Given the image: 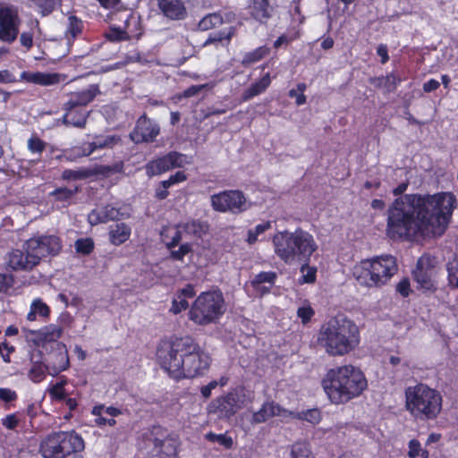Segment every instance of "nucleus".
Returning a JSON list of instances; mask_svg holds the SVG:
<instances>
[{
  "label": "nucleus",
  "instance_id": "7c9ffc66",
  "mask_svg": "<svg viewBox=\"0 0 458 458\" xmlns=\"http://www.w3.org/2000/svg\"><path fill=\"white\" fill-rule=\"evenodd\" d=\"M276 277L275 272H261L255 276L250 284L257 292L265 293L269 291V287L262 286V284L267 283L271 286L274 284Z\"/></svg>",
  "mask_w": 458,
  "mask_h": 458
},
{
  "label": "nucleus",
  "instance_id": "cd10ccee",
  "mask_svg": "<svg viewBox=\"0 0 458 458\" xmlns=\"http://www.w3.org/2000/svg\"><path fill=\"white\" fill-rule=\"evenodd\" d=\"M182 231L190 235L201 238L208 232V224L199 220H191L180 225Z\"/></svg>",
  "mask_w": 458,
  "mask_h": 458
},
{
  "label": "nucleus",
  "instance_id": "4c0bfd02",
  "mask_svg": "<svg viewBox=\"0 0 458 458\" xmlns=\"http://www.w3.org/2000/svg\"><path fill=\"white\" fill-rule=\"evenodd\" d=\"M290 418L306 420L313 425L318 424L321 420L320 411L318 409H310L301 412H293Z\"/></svg>",
  "mask_w": 458,
  "mask_h": 458
},
{
  "label": "nucleus",
  "instance_id": "603ef678",
  "mask_svg": "<svg viewBox=\"0 0 458 458\" xmlns=\"http://www.w3.org/2000/svg\"><path fill=\"white\" fill-rule=\"evenodd\" d=\"M31 308L34 310L36 314H38L42 317H47L50 312L48 306L39 299L35 300L32 302Z\"/></svg>",
  "mask_w": 458,
  "mask_h": 458
},
{
  "label": "nucleus",
  "instance_id": "e433bc0d",
  "mask_svg": "<svg viewBox=\"0 0 458 458\" xmlns=\"http://www.w3.org/2000/svg\"><path fill=\"white\" fill-rule=\"evenodd\" d=\"M289 458H315L307 443L298 442L292 445Z\"/></svg>",
  "mask_w": 458,
  "mask_h": 458
},
{
  "label": "nucleus",
  "instance_id": "6e6d98bb",
  "mask_svg": "<svg viewBox=\"0 0 458 458\" xmlns=\"http://www.w3.org/2000/svg\"><path fill=\"white\" fill-rule=\"evenodd\" d=\"M297 315L301 318L303 323H306L314 315V310L310 306L300 307L297 310Z\"/></svg>",
  "mask_w": 458,
  "mask_h": 458
},
{
  "label": "nucleus",
  "instance_id": "a19ab883",
  "mask_svg": "<svg viewBox=\"0 0 458 458\" xmlns=\"http://www.w3.org/2000/svg\"><path fill=\"white\" fill-rule=\"evenodd\" d=\"M448 282L452 287L458 288V255L447 263Z\"/></svg>",
  "mask_w": 458,
  "mask_h": 458
},
{
  "label": "nucleus",
  "instance_id": "c85d7f7f",
  "mask_svg": "<svg viewBox=\"0 0 458 458\" xmlns=\"http://www.w3.org/2000/svg\"><path fill=\"white\" fill-rule=\"evenodd\" d=\"M271 80L269 73L264 75L259 81L253 83L243 93L242 98L243 100H249L255 96L259 95L264 92L267 88L270 85Z\"/></svg>",
  "mask_w": 458,
  "mask_h": 458
},
{
  "label": "nucleus",
  "instance_id": "680f3d73",
  "mask_svg": "<svg viewBox=\"0 0 458 458\" xmlns=\"http://www.w3.org/2000/svg\"><path fill=\"white\" fill-rule=\"evenodd\" d=\"M17 394L14 391L9 388H0V399L4 402H11L15 400Z\"/></svg>",
  "mask_w": 458,
  "mask_h": 458
},
{
  "label": "nucleus",
  "instance_id": "8fccbe9b",
  "mask_svg": "<svg viewBox=\"0 0 458 458\" xmlns=\"http://www.w3.org/2000/svg\"><path fill=\"white\" fill-rule=\"evenodd\" d=\"M46 143L38 137H32L28 140V148L32 153H41Z\"/></svg>",
  "mask_w": 458,
  "mask_h": 458
},
{
  "label": "nucleus",
  "instance_id": "bf43d9fd",
  "mask_svg": "<svg viewBox=\"0 0 458 458\" xmlns=\"http://www.w3.org/2000/svg\"><path fill=\"white\" fill-rule=\"evenodd\" d=\"M13 283V278L11 275L0 274V292L6 291Z\"/></svg>",
  "mask_w": 458,
  "mask_h": 458
},
{
  "label": "nucleus",
  "instance_id": "6ab92c4d",
  "mask_svg": "<svg viewBox=\"0 0 458 458\" xmlns=\"http://www.w3.org/2000/svg\"><path fill=\"white\" fill-rule=\"evenodd\" d=\"M159 133V126L145 115L139 118L136 127L131 132L130 138L135 143L154 141Z\"/></svg>",
  "mask_w": 458,
  "mask_h": 458
},
{
  "label": "nucleus",
  "instance_id": "774afa93",
  "mask_svg": "<svg viewBox=\"0 0 458 458\" xmlns=\"http://www.w3.org/2000/svg\"><path fill=\"white\" fill-rule=\"evenodd\" d=\"M439 86H440V83L437 80L431 79L428 81H427L426 83H424L423 90L425 92H431V91H434L437 89H438Z\"/></svg>",
  "mask_w": 458,
  "mask_h": 458
},
{
  "label": "nucleus",
  "instance_id": "c9c22d12",
  "mask_svg": "<svg viewBox=\"0 0 458 458\" xmlns=\"http://www.w3.org/2000/svg\"><path fill=\"white\" fill-rule=\"evenodd\" d=\"M269 53V49L267 47H259L253 51L246 53L242 58V64L248 66L253 63L259 62Z\"/></svg>",
  "mask_w": 458,
  "mask_h": 458
},
{
  "label": "nucleus",
  "instance_id": "b1692460",
  "mask_svg": "<svg viewBox=\"0 0 458 458\" xmlns=\"http://www.w3.org/2000/svg\"><path fill=\"white\" fill-rule=\"evenodd\" d=\"M22 77L29 82L41 86L55 85L64 80V76L55 72H24Z\"/></svg>",
  "mask_w": 458,
  "mask_h": 458
},
{
  "label": "nucleus",
  "instance_id": "de8ad7c7",
  "mask_svg": "<svg viewBox=\"0 0 458 458\" xmlns=\"http://www.w3.org/2000/svg\"><path fill=\"white\" fill-rule=\"evenodd\" d=\"M187 179L185 174L182 171H178L174 174L171 175L167 180L162 181L160 182L163 188H169L174 184L178 182H184Z\"/></svg>",
  "mask_w": 458,
  "mask_h": 458
},
{
  "label": "nucleus",
  "instance_id": "58836bf2",
  "mask_svg": "<svg viewBox=\"0 0 458 458\" xmlns=\"http://www.w3.org/2000/svg\"><path fill=\"white\" fill-rule=\"evenodd\" d=\"M205 439L211 443H217L226 449H231L233 445V438L226 434H215L208 432L205 435Z\"/></svg>",
  "mask_w": 458,
  "mask_h": 458
},
{
  "label": "nucleus",
  "instance_id": "0e129e2a",
  "mask_svg": "<svg viewBox=\"0 0 458 458\" xmlns=\"http://www.w3.org/2000/svg\"><path fill=\"white\" fill-rule=\"evenodd\" d=\"M217 386V382L213 380L209 382L207 386L201 387L200 392L203 397L206 399L211 395V392Z\"/></svg>",
  "mask_w": 458,
  "mask_h": 458
},
{
  "label": "nucleus",
  "instance_id": "052dcab7",
  "mask_svg": "<svg viewBox=\"0 0 458 458\" xmlns=\"http://www.w3.org/2000/svg\"><path fill=\"white\" fill-rule=\"evenodd\" d=\"M19 420L17 419L15 414L7 415L2 420L3 426H4L8 429H13L18 425Z\"/></svg>",
  "mask_w": 458,
  "mask_h": 458
},
{
  "label": "nucleus",
  "instance_id": "72a5a7b5",
  "mask_svg": "<svg viewBox=\"0 0 458 458\" xmlns=\"http://www.w3.org/2000/svg\"><path fill=\"white\" fill-rule=\"evenodd\" d=\"M235 33V28L230 27L227 30H220L215 33H212L208 36L206 41L203 43V47L209 46L211 44H218L225 41V46L231 41V38Z\"/></svg>",
  "mask_w": 458,
  "mask_h": 458
},
{
  "label": "nucleus",
  "instance_id": "2eb2a0df",
  "mask_svg": "<svg viewBox=\"0 0 458 458\" xmlns=\"http://www.w3.org/2000/svg\"><path fill=\"white\" fill-rule=\"evenodd\" d=\"M436 259L429 255H423L417 262L413 270V277L420 288L432 291L436 289Z\"/></svg>",
  "mask_w": 458,
  "mask_h": 458
},
{
  "label": "nucleus",
  "instance_id": "473e14b6",
  "mask_svg": "<svg viewBox=\"0 0 458 458\" xmlns=\"http://www.w3.org/2000/svg\"><path fill=\"white\" fill-rule=\"evenodd\" d=\"M109 235L112 243L120 245L129 239L131 228L123 223L117 224L110 230Z\"/></svg>",
  "mask_w": 458,
  "mask_h": 458
},
{
  "label": "nucleus",
  "instance_id": "20e7f679",
  "mask_svg": "<svg viewBox=\"0 0 458 458\" xmlns=\"http://www.w3.org/2000/svg\"><path fill=\"white\" fill-rule=\"evenodd\" d=\"M318 341L329 355L342 356L358 345L359 329L346 318H334L321 327Z\"/></svg>",
  "mask_w": 458,
  "mask_h": 458
},
{
  "label": "nucleus",
  "instance_id": "423d86ee",
  "mask_svg": "<svg viewBox=\"0 0 458 458\" xmlns=\"http://www.w3.org/2000/svg\"><path fill=\"white\" fill-rule=\"evenodd\" d=\"M405 408L416 419L434 420L442 410L443 398L441 394L420 383L405 389Z\"/></svg>",
  "mask_w": 458,
  "mask_h": 458
},
{
  "label": "nucleus",
  "instance_id": "ea45409f",
  "mask_svg": "<svg viewBox=\"0 0 458 458\" xmlns=\"http://www.w3.org/2000/svg\"><path fill=\"white\" fill-rule=\"evenodd\" d=\"M93 173L89 169L80 168L78 170L65 169L62 177L64 180H83L91 176Z\"/></svg>",
  "mask_w": 458,
  "mask_h": 458
},
{
  "label": "nucleus",
  "instance_id": "9b49d317",
  "mask_svg": "<svg viewBox=\"0 0 458 458\" xmlns=\"http://www.w3.org/2000/svg\"><path fill=\"white\" fill-rule=\"evenodd\" d=\"M211 206L218 212L237 214L247 209V201L240 191H225L211 196Z\"/></svg>",
  "mask_w": 458,
  "mask_h": 458
},
{
  "label": "nucleus",
  "instance_id": "338daca9",
  "mask_svg": "<svg viewBox=\"0 0 458 458\" xmlns=\"http://www.w3.org/2000/svg\"><path fill=\"white\" fill-rule=\"evenodd\" d=\"M305 89H306V85L304 83H299L297 85L296 90L299 92V95L297 96V105L298 106L303 105L306 102V97L303 94Z\"/></svg>",
  "mask_w": 458,
  "mask_h": 458
},
{
  "label": "nucleus",
  "instance_id": "4d7b16f0",
  "mask_svg": "<svg viewBox=\"0 0 458 458\" xmlns=\"http://www.w3.org/2000/svg\"><path fill=\"white\" fill-rule=\"evenodd\" d=\"M396 291L403 297H407L410 294V281L407 278L401 280L396 285Z\"/></svg>",
  "mask_w": 458,
  "mask_h": 458
},
{
  "label": "nucleus",
  "instance_id": "9d476101",
  "mask_svg": "<svg viewBox=\"0 0 458 458\" xmlns=\"http://www.w3.org/2000/svg\"><path fill=\"white\" fill-rule=\"evenodd\" d=\"M152 453L157 458H177L178 437L161 427H154L148 438Z\"/></svg>",
  "mask_w": 458,
  "mask_h": 458
},
{
  "label": "nucleus",
  "instance_id": "f3484780",
  "mask_svg": "<svg viewBox=\"0 0 458 458\" xmlns=\"http://www.w3.org/2000/svg\"><path fill=\"white\" fill-rule=\"evenodd\" d=\"M39 262L38 256L28 248L27 242L24 245V251L14 250L7 257V265L13 270L30 271Z\"/></svg>",
  "mask_w": 458,
  "mask_h": 458
},
{
  "label": "nucleus",
  "instance_id": "f257e3e1",
  "mask_svg": "<svg viewBox=\"0 0 458 458\" xmlns=\"http://www.w3.org/2000/svg\"><path fill=\"white\" fill-rule=\"evenodd\" d=\"M455 208L452 192L400 196L387 209L386 235L393 240L440 236Z\"/></svg>",
  "mask_w": 458,
  "mask_h": 458
},
{
  "label": "nucleus",
  "instance_id": "7ed1b4c3",
  "mask_svg": "<svg viewBox=\"0 0 458 458\" xmlns=\"http://www.w3.org/2000/svg\"><path fill=\"white\" fill-rule=\"evenodd\" d=\"M322 385L333 403H343L359 396L367 387V380L359 369L344 365L328 370Z\"/></svg>",
  "mask_w": 458,
  "mask_h": 458
},
{
  "label": "nucleus",
  "instance_id": "69168bd1",
  "mask_svg": "<svg viewBox=\"0 0 458 458\" xmlns=\"http://www.w3.org/2000/svg\"><path fill=\"white\" fill-rule=\"evenodd\" d=\"M206 87V85H197V86H191L185 89L183 91V97L184 98H191L192 96H195L198 94L201 89H203Z\"/></svg>",
  "mask_w": 458,
  "mask_h": 458
},
{
  "label": "nucleus",
  "instance_id": "5701e85b",
  "mask_svg": "<svg viewBox=\"0 0 458 458\" xmlns=\"http://www.w3.org/2000/svg\"><path fill=\"white\" fill-rule=\"evenodd\" d=\"M65 114L63 122L66 125L83 128L86 125L89 112L83 107L72 106L65 104Z\"/></svg>",
  "mask_w": 458,
  "mask_h": 458
},
{
  "label": "nucleus",
  "instance_id": "393cba45",
  "mask_svg": "<svg viewBox=\"0 0 458 458\" xmlns=\"http://www.w3.org/2000/svg\"><path fill=\"white\" fill-rule=\"evenodd\" d=\"M121 216L122 213L118 208L112 206H106L102 208L91 211L89 215V221L91 225H97L98 223L118 220Z\"/></svg>",
  "mask_w": 458,
  "mask_h": 458
},
{
  "label": "nucleus",
  "instance_id": "13d9d810",
  "mask_svg": "<svg viewBox=\"0 0 458 458\" xmlns=\"http://www.w3.org/2000/svg\"><path fill=\"white\" fill-rule=\"evenodd\" d=\"M104 409H105L104 405H98V406H95L92 410V414L97 417L95 420L96 424L98 426L106 424V419L102 417Z\"/></svg>",
  "mask_w": 458,
  "mask_h": 458
},
{
  "label": "nucleus",
  "instance_id": "a18cd8bd",
  "mask_svg": "<svg viewBox=\"0 0 458 458\" xmlns=\"http://www.w3.org/2000/svg\"><path fill=\"white\" fill-rule=\"evenodd\" d=\"M302 266L301 271L303 273L302 276L300 279L301 284H311L316 280V268L310 267L308 266V262H302Z\"/></svg>",
  "mask_w": 458,
  "mask_h": 458
},
{
  "label": "nucleus",
  "instance_id": "a878e982",
  "mask_svg": "<svg viewBox=\"0 0 458 458\" xmlns=\"http://www.w3.org/2000/svg\"><path fill=\"white\" fill-rule=\"evenodd\" d=\"M249 9L251 17L260 22L271 16L272 8L268 0H250Z\"/></svg>",
  "mask_w": 458,
  "mask_h": 458
},
{
  "label": "nucleus",
  "instance_id": "37998d69",
  "mask_svg": "<svg viewBox=\"0 0 458 458\" xmlns=\"http://www.w3.org/2000/svg\"><path fill=\"white\" fill-rule=\"evenodd\" d=\"M74 246L78 253L89 255L94 249V242L91 238H82L77 240Z\"/></svg>",
  "mask_w": 458,
  "mask_h": 458
},
{
  "label": "nucleus",
  "instance_id": "f704fd0d",
  "mask_svg": "<svg viewBox=\"0 0 458 458\" xmlns=\"http://www.w3.org/2000/svg\"><path fill=\"white\" fill-rule=\"evenodd\" d=\"M223 23V17L219 13H214L204 16L199 21L198 27L200 30L206 31L219 27Z\"/></svg>",
  "mask_w": 458,
  "mask_h": 458
},
{
  "label": "nucleus",
  "instance_id": "6e6552de",
  "mask_svg": "<svg viewBox=\"0 0 458 458\" xmlns=\"http://www.w3.org/2000/svg\"><path fill=\"white\" fill-rule=\"evenodd\" d=\"M397 264L391 255L362 260L353 269L356 280L368 287L385 284L396 272Z\"/></svg>",
  "mask_w": 458,
  "mask_h": 458
},
{
  "label": "nucleus",
  "instance_id": "5fc2aeb1",
  "mask_svg": "<svg viewBox=\"0 0 458 458\" xmlns=\"http://www.w3.org/2000/svg\"><path fill=\"white\" fill-rule=\"evenodd\" d=\"M77 191V188L75 190H70L67 188H59L56 189L52 194L56 197L59 200H67L72 198L74 193Z\"/></svg>",
  "mask_w": 458,
  "mask_h": 458
},
{
  "label": "nucleus",
  "instance_id": "4be33fe9",
  "mask_svg": "<svg viewBox=\"0 0 458 458\" xmlns=\"http://www.w3.org/2000/svg\"><path fill=\"white\" fill-rule=\"evenodd\" d=\"M98 94H100L98 85L91 84L84 89L71 92L66 103L70 105V107L77 106L84 108L88 104L93 101Z\"/></svg>",
  "mask_w": 458,
  "mask_h": 458
},
{
  "label": "nucleus",
  "instance_id": "49530a36",
  "mask_svg": "<svg viewBox=\"0 0 458 458\" xmlns=\"http://www.w3.org/2000/svg\"><path fill=\"white\" fill-rule=\"evenodd\" d=\"M270 226V223L267 222L265 224L258 225L254 229L249 230L247 239L248 242L250 244L255 243L258 240V236L268 230Z\"/></svg>",
  "mask_w": 458,
  "mask_h": 458
},
{
  "label": "nucleus",
  "instance_id": "e2e57ef3",
  "mask_svg": "<svg viewBox=\"0 0 458 458\" xmlns=\"http://www.w3.org/2000/svg\"><path fill=\"white\" fill-rule=\"evenodd\" d=\"M21 44L27 49H30L33 45V34L31 32H22L20 37Z\"/></svg>",
  "mask_w": 458,
  "mask_h": 458
},
{
  "label": "nucleus",
  "instance_id": "aec40b11",
  "mask_svg": "<svg viewBox=\"0 0 458 458\" xmlns=\"http://www.w3.org/2000/svg\"><path fill=\"white\" fill-rule=\"evenodd\" d=\"M292 414L293 411H289L282 408L274 401H270L264 403L261 408L252 414L251 422L254 424H260L275 416L281 417L282 419H287L290 418Z\"/></svg>",
  "mask_w": 458,
  "mask_h": 458
},
{
  "label": "nucleus",
  "instance_id": "a211bd4d",
  "mask_svg": "<svg viewBox=\"0 0 458 458\" xmlns=\"http://www.w3.org/2000/svg\"><path fill=\"white\" fill-rule=\"evenodd\" d=\"M46 362L45 368L51 375H57L66 370L70 366L66 345L63 343H55V351L48 354Z\"/></svg>",
  "mask_w": 458,
  "mask_h": 458
},
{
  "label": "nucleus",
  "instance_id": "f8f14e48",
  "mask_svg": "<svg viewBox=\"0 0 458 458\" xmlns=\"http://www.w3.org/2000/svg\"><path fill=\"white\" fill-rule=\"evenodd\" d=\"M241 402L236 392H230L214 399L208 406L209 414L220 420L230 419L241 409Z\"/></svg>",
  "mask_w": 458,
  "mask_h": 458
},
{
  "label": "nucleus",
  "instance_id": "412c9836",
  "mask_svg": "<svg viewBox=\"0 0 458 458\" xmlns=\"http://www.w3.org/2000/svg\"><path fill=\"white\" fill-rule=\"evenodd\" d=\"M161 13L169 20H183L187 15V10L182 0H157Z\"/></svg>",
  "mask_w": 458,
  "mask_h": 458
},
{
  "label": "nucleus",
  "instance_id": "f03ea898",
  "mask_svg": "<svg viewBox=\"0 0 458 458\" xmlns=\"http://www.w3.org/2000/svg\"><path fill=\"white\" fill-rule=\"evenodd\" d=\"M161 367L176 379L192 378L209 368L211 359L190 336L164 344L157 352Z\"/></svg>",
  "mask_w": 458,
  "mask_h": 458
},
{
  "label": "nucleus",
  "instance_id": "1a4fd4ad",
  "mask_svg": "<svg viewBox=\"0 0 458 458\" xmlns=\"http://www.w3.org/2000/svg\"><path fill=\"white\" fill-rule=\"evenodd\" d=\"M225 310V301L220 291L205 292L193 302L190 310V319L198 325L215 323Z\"/></svg>",
  "mask_w": 458,
  "mask_h": 458
},
{
  "label": "nucleus",
  "instance_id": "dca6fc26",
  "mask_svg": "<svg viewBox=\"0 0 458 458\" xmlns=\"http://www.w3.org/2000/svg\"><path fill=\"white\" fill-rule=\"evenodd\" d=\"M28 248L38 256V260L48 256L56 255L62 248L60 239L55 235H41L26 242Z\"/></svg>",
  "mask_w": 458,
  "mask_h": 458
},
{
  "label": "nucleus",
  "instance_id": "0eeeda50",
  "mask_svg": "<svg viewBox=\"0 0 458 458\" xmlns=\"http://www.w3.org/2000/svg\"><path fill=\"white\" fill-rule=\"evenodd\" d=\"M84 448L83 438L75 431H57L41 440L39 453L43 458H83L80 453Z\"/></svg>",
  "mask_w": 458,
  "mask_h": 458
},
{
  "label": "nucleus",
  "instance_id": "3c124183",
  "mask_svg": "<svg viewBox=\"0 0 458 458\" xmlns=\"http://www.w3.org/2000/svg\"><path fill=\"white\" fill-rule=\"evenodd\" d=\"M188 308V301L183 296L177 294V297L174 300L171 311L174 314L180 313Z\"/></svg>",
  "mask_w": 458,
  "mask_h": 458
},
{
  "label": "nucleus",
  "instance_id": "09e8293b",
  "mask_svg": "<svg viewBox=\"0 0 458 458\" xmlns=\"http://www.w3.org/2000/svg\"><path fill=\"white\" fill-rule=\"evenodd\" d=\"M28 376L33 382L38 383L42 381L45 377L43 367L40 364H33L29 371Z\"/></svg>",
  "mask_w": 458,
  "mask_h": 458
},
{
  "label": "nucleus",
  "instance_id": "ddd939ff",
  "mask_svg": "<svg viewBox=\"0 0 458 458\" xmlns=\"http://www.w3.org/2000/svg\"><path fill=\"white\" fill-rule=\"evenodd\" d=\"M21 20L18 11L11 6H0V40L13 43L19 34Z\"/></svg>",
  "mask_w": 458,
  "mask_h": 458
},
{
  "label": "nucleus",
  "instance_id": "c756f323",
  "mask_svg": "<svg viewBox=\"0 0 458 458\" xmlns=\"http://www.w3.org/2000/svg\"><path fill=\"white\" fill-rule=\"evenodd\" d=\"M62 334V327L54 324L46 326L37 332V335L40 340L44 342H54L55 344L58 343L57 339L61 337Z\"/></svg>",
  "mask_w": 458,
  "mask_h": 458
},
{
  "label": "nucleus",
  "instance_id": "864d4df0",
  "mask_svg": "<svg viewBox=\"0 0 458 458\" xmlns=\"http://www.w3.org/2000/svg\"><path fill=\"white\" fill-rule=\"evenodd\" d=\"M191 251V246L188 243L182 244L176 250L171 251V258L176 260H182L183 257Z\"/></svg>",
  "mask_w": 458,
  "mask_h": 458
},
{
  "label": "nucleus",
  "instance_id": "4468645a",
  "mask_svg": "<svg viewBox=\"0 0 458 458\" xmlns=\"http://www.w3.org/2000/svg\"><path fill=\"white\" fill-rule=\"evenodd\" d=\"M187 163L184 155L173 151L149 161L145 166L146 174L148 177H152L174 168L183 167Z\"/></svg>",
  "mask_w": 458,
  "mask_h": 458
},
{
  "label": "nucleus",
  "instance_id": "bb28decb",
  "mask_svg": "<svg viewBox=\"0 0 458 458\" xmlns=\"http://www.w3.org/2000/svg\"><path fill=\"white\" fill-rule=\"evenodd\" d=\"M120 141V137L115 135L96 137L93 142L89 143V151H84L83 157L89 156L97 149L112 148Z\"/></svg>",
  "mask_w": 458,
  "mask_h": 458
},
{
  "label": "nucleus",
  "instance_id": "c03bdc74",
  "mask_svg": "<svg viewBox=\"0 0 458 458\" xmlns=\"http://www.w3.org/2000/svg\"><path fill=\"white\" fill-rule=\"evenodd\" d=\"M68 29L66 30V38L68 40L74 38L81 31V21L75 16H70L68 18Z\"/></svg>",
  "mask_w": 458,
  "mask_h": 458
},
{
  "label": "nucleus",
  "instance_id": "39448f33",
  "mask_svg": "<svg viewBox=\"0 0 458 458\" xmlns=\"http://www.w3.org/2000/svg\"><path fill=\"white\" fill-rule=\"evenodd\" d=\"M273 245L276 256L289 265L309 262L310 256L318 249L313 236L301 229L276 233Z\"/></svg>",
  "mask_w": 458,
  "mask_h": 458
},
{
  "label": "nucleus",
  "instance_id": "2f4dec72",
  "mask_svg": "<svg viewBox=\"0 0 458 458\" xmlns=\"http://www.w3.org/2000/svg\"><path fill=\"white\" fill-rule=\"evenodd\" d=\"M401 81V78L397 77L394 73H390L386 76H381L373 78L370 82L377 88L384 89L387 92L395 90L398 83Z\"/></svg>",
  "mask_w": 458,
  "mask_h": 458
},
{
  "label": "nucleus",
  "instance_id": "79ce46f5",
  "mask_svg": "<svg viewBox=\"0 0 458 458\" xmlns=\"http://www.w3.org/2000/svg\"><path fill=\"white\" fill-rule=\"evenodd\" d=\"M408 456L410 458H428V452L421 448L420 443L412 439L409 442V452Z\"/></svg>",
  "mask_w": 458,
  "mask_h": 458
}]
</instances>
